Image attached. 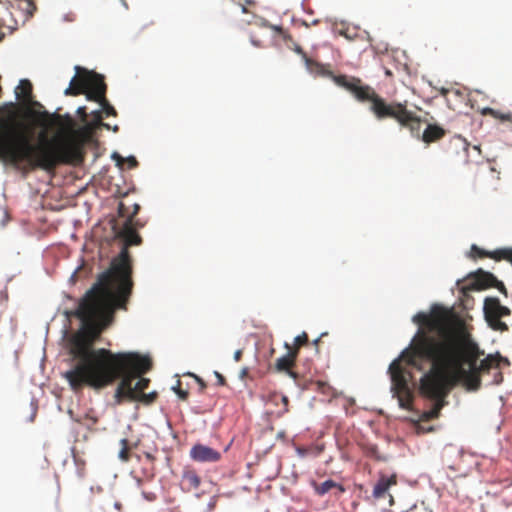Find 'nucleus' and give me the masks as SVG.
Returning a JSON list of instances; mask_svg holds the SVG:
<instances>
[{
	"label": "nucleus",
	"instance_id": "obj_1",
	"mask_svg": "<svg viewBox=\"0 0 512 512\" xmlns=\"http://www.w3.org/2000/svg\"><path fill=\"white\" fill-rule=\"evenodd\" d=\"M420 328L402 356L422 371L430 363L429 371L420 379V392L433 401L431 409L421 415L422 421H431L440 416L447 404L446 397L458 384L469 391L480 388L479 372L489 369L493 357L476 367V360L484 352L469 337L449 328V311L434 305L430 314L420 312L413 317Z\"/></svg>",
	"mask_w": 512,
	"mask_h": 512
},
{
	"label": "nucleus",
	"instance_id": "obj_2",
	"mask_svg": "<svg viewBox=\"0 0 512 512\" xmlns=\"http://www.w3.org/2000/svg\"><path fill=\"white\" fill-rule=\"evenodd\" d=\"M133 289L127 265L120 257L114 264L112 277L101 274L71 314L78 317L82 328L69 341V352L74 360L64 374L70 387L80 380L94 379L105 383L112 378L111 365L116 360H126V354H117L106 348H94L103 330L110 325L116 309H127Z\"/></svg>",
	"mask_w": 512,
	"mask_h": 512
},
{
	"label": "nucleus",
	"instance_id": "obj_3",
	"mask_svg": "<svg viewBox=\"0 0 512 512\" xmlns=\"http://www.w3.org/2000/svg\"><path fill=\"white\" fill-rule=\"evenodd\" d=\"M26 114L42 127L40 144L31 143L33 129L17 122L18 106L6 102L0 106V159L12 164L26 162L31 168L53 171L59 164H80L82 144L71 131L73 121L48 111L27 108Z\"/></svg>",
	"mask_w": 512,
	"mask_h": 512
},
{
	"label": "nucleus",
	"instance_id": "obj_4",
	"mask_svg": "<svg viewBox=\"0 0 512 512\" xmlns=\"http://www.w3.org/2000/svg\"><path fill=\"white\" fill-rule=\"evenodd\" d=\"M296 52L302 55L306 67L311 73L330 77L338 86L352 93L358 101L369 102V109L376 119L394 117L402 122L406 119L407 112L402 105L386 104L382 97L371 86L363 84L361 79L346 75H334L325 65L309 58L301 47H297Z\"/></svg>",
	"mask_w": 512,
	"mask_h": 512
},
{
	"label": "nucleus",
	"instance_id": "obj_5",
	"mask_svg": "<svg viewBox=\"0 0 512 512\" xmlns=\"http://www.w3.org/2000/svg\"><path fill=\"white\" fill-rule=\"evenodd\" d=\"M117 354H126L128 356L126 360H116L111 365L112 374H114L111 379L101 384L94 383L96 381L94 379H84L73 385L71 389L74 392L82 391L85 387L100 390L120 380L114 394L115 404L120 405L125 400L133 401L137 394L133 381L151 369V359L135 352H117Z\"/></svg>",
	"mask_w": 512,
	"mask_h": 512
},
{
	"label": "nucleus",
	"instance_id": "obj_6",
	"mask_svg": "<svg viewBox=\"0 0 512 512\" xmlns=\"http://www.w3.org/2000/svg\"><path fill=\"white\" fill-rule=\"evenodd\" d=\"M76 75L71 79L65 95L85 94L90 101L98 102L107 116H116L115 108L106 99L107 86L104 76L80 66L75 67Z\"/></svg>",
	"mask_w": 512,
	"mask_h": 512
},
{
	"label": "nucleus",
	"instance_id": "obj_7",
	"mask_svg": "<svg viewBox=\"0 0 512 512\" xmlns=\"http://www.w3.org/2000/svg\"><path fill=\"white\" fill-rule=\"evenodd\" d=\"M144 227V223L140 222V220H135V217H127L122 225L114 224L113 231L115 238L122 242V248L120 253L114 257L111 261L110 268L108 271L104 272L106 277H112L114 264L118 261L120 257L123 258L124 262L127 265V271L129 275V281L132 280V258L129 253V247L138 246L142 243V238L137 232V229Z\"/></svg>",
	"mask_w": 512,
	"mask_h": 512
},
{
	"label": "nucleus",
	"instance_id": "obj_8",
	"mask_svg": "<svg viewBox=\"0 0 512 512\" xmlns=\"http://www.w3.org/2000/svg\"><path fill=\"white\" fill-rule=\"evenodd\" d=\"M382 99L386 104L402 105L404 107L405 111L407 112V117L403 122L401 120L400 121L397 120L394 117H386V118H382L381 120L392 119V120L396 121L401 127L407 128L413 137H415L417 139H421L424 143H427V144L436 142V141L442 139L446 135V130L437 124H428L427 127L425 128V130L423 131V133L420 134L421 123H422L421 117L418 116L414 111L408 109L407 101H403V102L390 101V102H388L383 97H382Z\"/></svg>",
	"mask_w": 512,
	"mask_h": 512
},
{
	"label": "nucleus",
	"instance_id": "obj_9",
	"mask_svg": "<svg viewBox=\"0 0 512 512\" xmlns=\"http://www.w3.org/2000/svg\"><path fill=\"white\" fill-rule=\"evenodd\" d=\"M401 361H405L407 365L415 368L414 365L410 364L402 354L398 359H395L389 366V373L392 380V389L398 395L401 406L407 407V404L411 401V393L408 385L410 373L401 365ZM417 370H419L416 367Z\"/></svg>",
	"mask_w": 512,
	"mask_h": 512
},
{
	"label": "nucleus",
	"instance_id": "obj_10",
	"mask_svg": "<svg viewBox=\"0 0 512 512\" xmlns=\"http://www.w3.org/2000/svg\"><path fill=\"white\" fill-rule=\"evenodd\" d=\"M485 320L488 325L496 331H507L508 325L501 321L503 317L510 316L511 310L501 305L500 300L496 297H486L483 305Z\"/></svg>",
	"mask_w": 512,
	"mask_h": 512
},
{
	"label": "nucleus",
	"instance_id": "obj_11",
	"mask_svg": "<svg viewBox=\"0 0 512 512\" xmlns=\"http://www.w3.org/2000/svg\"><path fill=\"white\" fill-rule=\"evenodd\" d=\"M189 456L193 461L199 463H215L222 457L218 450L201 443L192 446Z\"/></svg>",
	"mask_w": 512,
	"mask_h": 512
},
{
	"label": "nucleus",
	"instance_id": "obj_12",
	"mask_svg": "<svg viewBox=\"0 0 512 512\" xmlns=\"http://www.w3.org/2000/svg\"><path fill=\"white\" fill-rule=\"evenodd\" d=\"M475 279L476 285L480 289L497 288L505 297L508 296L505 285L494 274L479 269L475 274Z\"/></svg>",
	"mask_w": 512,
	"mask_h": 512
},
{
	"label": "nucleus",
	"instance_id": "obj_13",
	"mask_svg": "<svg viewBox=\"0 0 512 512\" xmlns=\"http://www.w3.org/2000/svg\"><path fill=\"white\" fill-rule=\"evenodd\" d=\"M472 252L480 258H491L495 261L505 260L512 265V247L499 248L494 251H486L484 249L479 248L476 245H472Z\"/></svg>",
	"mask_w": 512,
	"mask_h": 512
},
{
	"label": "nucleus",
	"instance_id": "obj_14",
	"mask_svg": "<svg viewBox=\"0 0 512 512\" xmlns=\"http://www.w3.org/2000/svg\"><path fill=\"white\" fill-rule=\"evenodd\" d=\"M201 478L197 471L191 467H185L181 476V488L183 491L191 492L200 487Z\"/></svg>",
	"mask_w": 512,
	"mask_h": 512
},
{
	"label": "nucleus",
	"instance_id": "obj_15",
	"mask_svg": "<svg viewBox=\"0 0 512 512\" xmlns=\"http://www.w3.org/2000/svg\"><path fill=\"white\" fill-rule=\"evenodd\" d=\"M16 98L22 100L26 105L32 104L33 106L43 108L42 104L37 101H32V84L27 79H22L15 89Z\"/></svg>",
	"mask_w": 512,
	"mask_h": 512
},
{
	"label": "nucleus",
	"instance_id": "obj_16",
	"mask_svg": "<svg viewBox=\"0 0 512 512\" xmlns=\"http://www.w3.org/2000/svg\"><path fill=\"white\" fill-rule=\"evenodd\" d=\"M397 484L396 475L385 476L382 475L373 489V496L376 499L384 498L388 494V490L391 486Z\"/></svg>",
	"mask_w": 512,
	"mask_h": 512
},
{
	"label": "nucleus",
	"instance_id": "obj_17",
	"mask_svg": "<svg viewBox=\"0 0 512 512\" xmlns=\"http://www.w3.org/2000/svg\"><path fill=\"white\" fill-rule=\"evenodd\" d=\"M489 357H493V358H494L493 365H492L489 369H486V370L480 371V372H479V379L481 380V374L487 373V372H489L490 370H493V369H494V370H495V372H494V375H493V381H492V384L499 385V384H501V383L503 382V374H502V372H501V371H499V370H498V368H499V363H500V361H502V360H505L506 362H508V361H507V359H503L499 354H496V355H492V354H490V355H488L486 358H484L483 360H481L479 364H478V363H476V367L478 368V367L481 365V363H482L484 360H486L487 358H489ZM478 360H479V358L476 360V362H478Z\"/></svg>",
	"mask_w": 512,
	"mask_h": 512
},
{
	"label": "nucleus",
	"instance_id": "obj_18",
	"mask_svg": "<svg viewBox=\"0 0 512 512\" xmlns=\"http://www.w3.org/2000/svg\"><path fill=\"white\" fill-rule=\"evenodd\" d=\"M288 352L286 355L278 358L275 363V368L279 372H285L291 369L297 359V350H290V346L286 344Z\"/></svg>",
	"mask_w": 512,
	"mask_h": 512
},
{
	"label": "nucleus",
	"instance_id": "obj_19",
	"mask_svg": "<svg viewBox=\"0 0 512 512\" xmlns=\"http://www.w3.org/2000/svg\"><path fill=\"white\" fill-rule=\"evenodd\" d=\"M313 487L318 495H324L327 492H329L330 490H332L333 488H336L339 491V493L344 492L343 486L341 484L336 483L335 481H333L331 479L326 480L320 484L314 482Z\"/></svg>",
	"mask_w": 512,
	"mask_h": 512
},
{
	"label": "nucleus",
	"instance_id": "obj_20",
	"mask_svg": "<svg viewBox=\"0 0 512 512\" xmlns=\"http://www.w3.org/2000/svg\"><path fill=\"white\" fill-rule=\"evenodd\" d=\"M481 114L484 116H491L495 119H498L501 122H512V113L511 112H502L499 110H495L490 107H485L481 110Z\"/></svg>",
	"mask_w": 512,
	"mask_h": 512
},
{
	"label": "nucleus",
	"instance_id": "obj_21",
	"mask_svg": "<svg viewBox=\"0 0 512 512\" xmlns=\"http://www.w3.org/2000/svg\"><path fill=\"white\" fill-rule=\"evenodd\" d=\"M18 8L25 13L27 17H32L37 10L34 0H16Z\"/></svg>",
	"mask_w": 512,
	"mask_h": 512
},
{
	"label": "nucleus",
	"instance_id": "obj_22",
	"mask_svg": "<svg viewBox=\"0 0 512 512\" xmlns=\"http://www.w3.org/2000/svg\"><path fill=\"white\" fill-rule=\"evenodd\" d=\"M121 449L119 451L118 457L122 462H128L131 458V445L127 439H121L120 441Z\"/></svg>",
	"mask_w": 512,
	"mask_h": 512
},
{
	"label": "nucleus",
	"instance_id": "obj_23",
	"mask_svg": "<svg viewBox=\"0 0 512 512\" xmlns=\"http://www.w3.org/2000/svg\"><path fill=\"white\" fill-rule=\"evenodd\" d=\"M113 159H115L117 161V165L120 167L123 166L124 162H126L128 164L129 169H133V168L137 167V165H138L136 158L133 156H130V157L124 159L122 156L115 153L113 155Z\"/></svg>",
	"mask_w": 512,
	"mask_h": 512
},
{
	"label": "nucleus",
	"instance_id": "obj_24",
	"mask_svg": "<svg viewBox=\"0 0 512 512\" xmlns=\"http://www.w3.org/2000/svg\"><path fill=\"white\" fill-rule=\"evenodd\" d=\"M157 398L156 392L151 393H140V395H136V398L133 401H139L141 403H144L146 405L152 404Z\"/></svg>",
	"mask_w": 512,
	"mask_h": 512
},
{
	"label": "nucleus",
	"instance_id": "obj_25",
	"mask_svg": "<svg viewBox=\"0 0 512 512\" xmlns=\"http://www.w3.org/2000/svg\"><path fill=\"white\" fill-rule=\"evenodd\" d=\"M138 381L134 385L135 392L137 393V396L140 395V393H143L149 386L150 380L148 378L138 377Z\"/></svg>",
	"mask_w": 512,
	"mask_h": 512
},
{
	"label": "nucleus",
	"instance_id": "obj_26",
	"mask_svg": "<svg viewBox=\"0 0 512 512\" xmlns=\"http://www.w3.org/2000/svg\"><path fill=\"white\" fill-rule=\"evenodd\" d=\"M308 343V335L306 332H303L302 334L298 335L294 339V348L290 347V350H299V348L305 344Z\"/></svg>",
	"mask_w": 512,
	"mask_h": 512
},
{
	"label": "nucleus",
	"instance_id": "obj_27",
	"mask_svg": "<svg viewBox=\"0 0 512 512\" xmlns=\"http://www.w3.org/2000/svg\"><path fill=\"white\" fill-rule=\"evenodd\" d=\"M452 144L455 146V147H459L461 148L463 151L467 152L468 149H469V144L467 143V141L465 139H463L462 137H456Z\"/></svg>",
	"mask_w": 512,
	"mask_h": 512
},
{
	"label": "nucleus",
	"instance_id": "obj_28",
	"mask_svg": "<svg viewBox=\"0 0 512 512\" xmlns=\"http://www.w3.org/2000/svg\"><path fill=\"white\" fill-rule=\"evenodd\" d=\"M173 389L176 392V394L179 396L180 399L187 400L189 393H188V391L183 390L181 388V382L180 381H178L177 386L174 387Z\"/></svg>",
	"mask_w": 512,
	"mask_h": 512
},
{
	"label": "nucleus",
	"instance_id": "obj_29",
	"mask_svg": "<svg viewBox=\"0 0 512 512\" xmlns=\"http://www.w3.org/2000/svg\"><path fill=\"white\" fill-rule=\"evenodd\" d=\"M368 455L375 457L376 459L380 460L381 458L378 455V450L376 446H372L368 450Z\"/></svg>",
	"mask_w": 512,
	"mask_h": 512
},
{
	"label": "nucleus",
	"instance_id": "obj_30",
	"mask_svg": "<svg viewBox=\"0 0 512 512\" xmlns=\"http://www.w3.org/2000/svg\"><path fill=\"white\" fill-rule=\"evenodd\" d=\"M215 376L218 380L219 385L224 386L226 384V380L222 374H220L219 372H215Z\"/></svg>",
	"mask_w": 512,
	"mask_h": 512
},
{
	"label": "nucleus",
	"instance_id": "obj_31",
	"mask_svg": "<svg viewBox=\"0 0 512 512\" xmlns=\"http://www.w3.org/2000/svg\"><path fill=\"white\" fill-rule=\"evenodd\" d=\"M119 216L124 217L126 214L125 205L121 202L118 207Z\"/></svg>",
	"mask_w": 512,
	"mask_h": 512
},
{
	"label": "nucleus",
	"instance_id": "obj_32",
	"mask_svg": "<svg viewBox=\"0 0 512 512\" xmlns=\"http://www.w3.org/2000/svg\"><path fill=\"white\" fill-rule=\"evenodd\" d=\"M193 377L196 379V381L200 384V389L203 391L206 388V383L197 375H193Z\"/></svg>",
	"mask_w": 512,
	"mask_h": 512
},
{
	"label": "nucleus",
	"instance_id": "obj_33",
	"mask_svg": "<svg viewBox=\"0 0 512 512\" xmlns=\"http://www.w3.org/2000/svg\"><path fill=\"white\" fill-rule=\"evenodd\" d=\"M241 357H242V350H236L235 353H234V360L235 361H240L241 360Z\"/></svg>",
	"mask_w": 512,
	"mask_h": 512
},
{
	"label": "nucleus",
	"instance_id": "obj_34",
	"mask_svg": "<svg viewBox=\"0 0 512 512\" xmlns=\"http://www.w3.org/2000/svg\"><path fill=\"white\" fill-rule=\"evenodd\" d=\"M441 96L446 97L449 93V89L445 87H441L439 90Z\"/></svg>",
	"mask_w": 512,
	"mask_h": 512
},
{
	"label": "nucleus",
	"instance_id": "obj_35",
	"mask_svg": "<svg viewBox=\"0 0 512 512\" xmlns=\"http://www.w3.org/2000/svg\"><path fill=\"white\" fill-rule=\"evenodd\" d=\"M140 206L138 204H134V210L128 217H135L139 212Z\"/></svg>",
	"mask_w": 512,
	"mask_h": 512
},
{
	"label": "nucleus",
	"instance_id": "obj_36",
	"mask_svg": "<svg viewBox=\"0 0 512 512\" xmlns=\"http://www.w3.org/2000/svg\"><path fill=\"white\" fill-rule=\"evenodd\" d=\"M77 113L83 117L86 116V108L85 107H79L77 110Z\"/></svg>",
	"mask_w": 512,
	"mask_h": 512
},
{
	"label": "nucleus",
	"instance_id": "obj_37",
	"mask_svg": "<svg viewBox=\"0 0 512 512\" xmlns=\"http://www.w3.org/2000/svg\"><path fill=\"white\" fill-rule=\"evenodd\" d=\"M247 375H248V368H243V369L240 371V378H241V379H244Z\"/></svg>",
	"mask_w": 512,
	"mask_h": 512
},
{
	"label": "nucleus",
	"instance_id": "obj_38",
	"mask_svg": "<svg viewBox=\"0 0 512 512\" xmlns=\"http://www.w3.org/2000/svg\"><path fill=\"white\" fill-rule=\"evenodd\" d=\"M77 274H78V272H77V271H74V272H73V274L71 275V277H70V281H71L72 283H75V282L77 281Z\"/></svg>",
	"mask_w": 512,
	"mask_h": 512
},
{
	"label": "nucleus",
	"instance_id": "obj_39",
	"mask_svg": "<svg viewBox=\"0 0 512 512\" xmlns=\"http://www.w3.org/2000/svg\"><path fill=\"white\" fill-rule=\"evenodd\" d=\"M290 377L296 379L297 378V374L295 372H293L291 369H289L288 371H285Z\"/></svg>",
	"mask_w": 512,
	"mask_h": 512
},
{
	"label": "nucleus",
	"instance_id": "obj_40",
	"mask_svg": "<svg viewBox=\"0 0 512 512\" xmlns=\"http://www.w3.org/2000/svg\"><path fill=\"white\" fill-rule=\"evenodd\" d=\"M114 506L117 510H121L122 505L119 502H116Z\"/></svg>",
	"mask_w": 512,
	"mask_h": 512
},
{
	"label": "nucleus",
	"instance_id": "obj_41",
	"mask_svg": "<svg viewBox=\"0 0 512 512\" xmlns=\"http://www.w3.org/2000/svg\"><path fill=\"white\" fill-rule=\"evenodd\" d=\"M473 150H476V151L480 152V148H479V146H476V145H475V146H473Z\"/></svg>",
	"mask_w": 512,
	"mask_h": 512
},
{
	"label": "nucleus",
	"instance_id": "obj_42",
	"mask_svg": "<svg viewBox=\"0 0 512 512\" xmlns=\"http://www.w3.org/2000/svg\"><path fill=\"white\" fill-rule=\"evenodd\" d=\"M319 341H320L319 339H316V340H314L313 344H314L315 346H317V345H318V343H319Z\"/></svg>",
	"mask_w": 512,
	"mask_h": 512
},
{
	"label": "nucleus",
	"instance_id": "obj_43",
	"mask_svg": "<svg viewBox=\"0 0 512 512\" xmlns=\"http://www.w3.org/2000/svg\"><path fill=\"white\" fill-rule=\"evenodd\" d=\"M283 401H284L285 403H287V402H288L287 397H283Z\"/></svg>",
	"mask_w": 512,
	"mask_h": 512
},
{
	"label": "nucleus",
	"instance_id": "obj_44",
	"mask_svg": "<svg viewBox=\"0 0 512 512\" xmlns=\"http://www.w3.org/2000/svg\"><path fill=\"white\" fill-rule=\"evenodd\" d=\"M389 497H390V504H392L393 503V498H392L391 495H389Z\"/></svg>",
	"mask_w": 512,
	"mask_h": 512
}]
</instances>
